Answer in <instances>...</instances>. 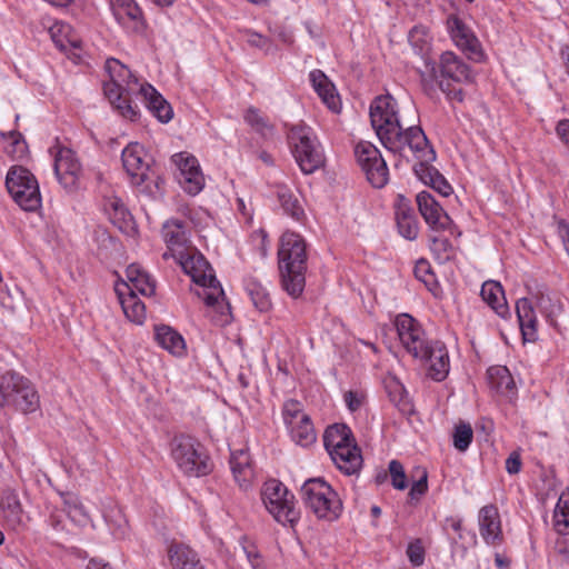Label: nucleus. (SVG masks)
Wrapping results in <instances>:
<instances>
[{"mask_svg":"<svg viewBox=\"0 0 569 569\" xmlns=\"http://www.w3.org/2000/svg\"><path fill=\"white\" fill-rule=\"evenodd\" d=\"M553 528L560 535L569 533V490L563 491L553 511Z\"/></svg>","mask_w":569,"mask_h":569,"instance_id":"nucleus-40","label":"nucleus"},{"mask_svg":"<svg viewBox=\"0 0 569 569\" xmlns=\"http://www.w3.org/2000/svg\"><path fill=\"white\" fill-rule=\"evenodd\" d=\"M122 163L134 184L142 183L149 170L143 147L137 142L128 144L122 151Z\"/></svg>","mask_w":569,"mask_h":569,"instance_id":"nucleus-19","label":"nucleus"},{"mask_svg":"<svg viewBox=\"0 0 569 569\" xmlns=\"http://www.w3.org/2000/svg\"><path fill=\"white\" fill-rule=\"evenodd\" d=\"M343 398H345V402H346L348 409L352 412L357 411L362 405L361 397H359L353 391H347L345 393Z\"/></svg>","mask_w":569,"mask_h":569,"instance_id":"nucleus-60","label":"nucleus"},{"mask_svg":"<svg viewBox=\"0 0 569 569\" xmlns=\"http://www.w3.org/2000/svg\"><path fill=\"white\" fill-rule=\"evenodd\" d=\"M0 397L4 403L13 405L26 413L39 408V396L32 382L13 370L0 375Z\"/></svg>","mask_w":569,"mask_h":569,"instance_id":"nucleus-6","label":"nucleus"},{"mask_svg":"<svg viewBox=\"0 0 569 569\" xmlns=\"http://www.w3.org/2000/svg\"><path fill=\"white\" fill-rule=\"evenodd\" d=\"M446 525L448 528H451L453 531L460 533L462 529V520L458 517H449L446 519ZM459 538H461V535H459Z\"/></svg>","mask_w":569,"mask_h":569,"instance_id":"nucleus-62","label":"nucleus"},{"mask_svg":"<svg viewBox=\"0 0 569 569\" xmlns=\"http://www.w3.org/2000/svg\"><path fill=\"white\" fill-rule=\"evenodd\" d=\"M412 156L418 160V163L415 164L413 170L416 176L428 186H431L433 182V173H439L433 167L429 166V162L435 160V151L431 149V157L428 158L425 152L418 151L413 148H407Z\"/></svg>","mask_w":569,"mask_h":569,"instance_id":"nucleus-39","label":"nucleus"},{"mask_svg":"<svg viewBox=\"0 0 569 569\" xmlns=\"http://www.w3.org/2000/svg\"><path fill=\"white\" fill-rule=\"evenodd\" d=\"M103 210L108 214L110 221L119 229H123L129 226L131 214L120 198L116 196L107 197L103 202Z\"/></svg>","mask_w":569,"mask_h":569,"instance_id":"nucleus-36","label":"nucleus"},{"mask_svg":"<svg viewBox=\"0 0 569 569\" xmlns=\"http://www.w3.org/2000/svg\"><path fill=\"white\" fill-rule=\"evenodd\" d=\"M417 203L421 216L433 231L449 230L451 234L453 233L451 218L429 192H419Z\"/></svg>","mask_w":569,"mask_h":569,"instance_id":"nucleus-14","label":"nucleus"},{"mask_svg":"<svg viewBox=\"0 0 569 569\" xmlns=\"http://www.w3.org/2000/svg\"><path fill=\"white\" fill-rule=\"evenodd\" d=\"M87 569H113L109 563L92 559L89 561Z\"/></svg>","mask_w":569,"mask_h":569,"instance_id":"nucleus-64","label":"nucleus"},{"mask_svg":"<svg viewBox=\"0 0 569 569\" xmlns=\"http://www.w3.org/2000/svg\"><path fill=\"white\" fill-rule=\"evenodd\" d=\"M49 32L51 34L52 41L61 51H68L71 48L80 47L81 40L79 36L67 22H54L50 27Z\"/></svg>","mask_w":569,"mask_h":569,"instance_id":"nucleus-31","label":"nucleus"},{"mask_svg":"<svg viewBox=\"0 0 569 569\" xmlns=\"http://www.w3.org/2000/svg\"><path fill=\"white\" fill-rule=\"evenodd\" d=\"M482 300L500 317L505 318L509 313V308L505 297L502 286L493 280L486 281L481 287Z\"/></svg>","mask_w":569,"mask_h":569,"instance_id":"nucleus-28","label":"nucleus"},{"mask_svg":"<svg viewBox=\"0 0 569 569\" xmlns=\"http://www.w3.org/2000/svg\"><path fill=\"white\" fill-rule=\"evenodd\" d=\"M288 141L303 173H312L322 164V152L310 127L303 123L292 126L288 133Z\"/></svg>","mask_w":569,"mask_h":569,"instance_id":"nucleus-5","label":"nucleus"},{"mask_svg":"<svg viewBox=\"0 0 569 569\" xmlns=\"http://www.w3.org/2000/svg\"><path fill=\"white\" fill-rule=\"evenodd\" d=\"M306 507L319 519L333 521L342 511V503L332 487L320 478L307 480L301 487Z\"/></svg>","mask_w":569,"mask_h":569,"instance_id":"nucleus-4","label":"nucleus"},{"mask_svg":"<svg viewBox=\"0 0 569 569\" xmlns=\"http://www.w3.org/2000/svg\"><path fill=\"white\" fill-rule=\"evenodd\" d=\"M312 86L323 103L333 112L340 110V99L336 92L335 86L329 81L327 76L320 71L315 70L310 73Z\"/></svg>","mask_w":569,"mask_h":569,"instance_id":"nucleus-27","label":"nucleus"},{"mask_svg":"<svg viewBox=\"0 0 569 569\" xmlns=\"http://www.w3.org/2000/svg\"><path fill=\"white\" fill-rule=\"evenodd\" d=\"M423 361L428 375L436 381H442L449 373L450 361L446 346L440 341H431L427 346L426 356H418Z\"/></svg>","mask_w":569,"mask_h":569,"instance_id":"nucleus-16","label":"nucleus"},{"mask_svg":"<svg viewBox=\"0 0 569 569\" xmlns=\"http://www.w3.org/2000/svg\"><path fill=\"white\" fill-rule=\"evenodd\" d=\"M230 468L240 488L247 489L252 483L254 471L247 450L240 449L231 452Z\"/></svg>","mask_w":569,"mask_h":569,"instance_id":"nucleus-24","label":"nucleus"},{"mask_svg":"<svg viewBox=\"0 0 569 569\" xmlns=\"http://www.w3.org/2000/svg\"><path fill=\"white\" fill-rule=\"evenodd\" d=\"M506 470L510 475H517L521 470V458L517 451L511 452L507 458Z\"/></svg>","mask_w":569,"mask_h":569,"instance_id":"nucleus-59","label":"nucleus"},{"mask_svg":"<svg viewBox=\"0 0 569 569\" xmlns=\"http://www.w3.org/2000/svg\"><path fill=\"white\" fill-rule=\"evenodd\" d=\"M430 249L435 254V258L440 262L445 263L455 257V247L450 240L443 236H431Z\"/></svg>","mask_w":569,"mask_h":569,"instance_id":"nucleus-45","label":"nucleus"},{"mask_svg":"<svg viewBox=\"0 0 569 569\" xmlns=\"http://www.w3.org/2000/svg\"><path fill=\"white\" fill-rule=\"evenodd\" d=\"M418 479L412 483L409 496L412 500H419L428 490V472L423 468H417Z\"/></svg>","mask_w":569,"mask_h":569,"instance_id":"nucleus-54","label":"nucleus"},{"mask_svg":"<svg viewBox=\"0 0 569 569\" xmlns=\"http://www.w3.org/2000/svg\"><path fill=\"white\" fill-rule=\"evenodd\" d=\"M246 122L258 133L269 137L273 133V126L256 108H249L244 114Z\"/></svg>","mask_w":569,"mask_h":569,"instance_id":"nucleus-46","label":"nucleus"},{"mask_svg":"<svg viewBox=\"0 0 569 569\" xmlns=\"http://www.w3.org/2000/svg\"><path fill=\"white\" fill-rule=\"evenodd\" d=\"M395 326L398 338L408 353L413 358L426 356L427 346L431 342L427 339L421 325L408 313H401L396 318Z\"/></svg>","mask_w":569,"mask_h":569,"instance_id":"nucleus-11","label":"nucleus"},{"mask_svg":"<svg viewBox=\"0 0 569 569\" xmlns=\"http://www.w3.org/2000/svg\"><path fill=\"white\" fill-rule=\"evenodd\" d=\"M176 260L192 281L200 286L197 296L204 301L208 308L219 313V321L228 322L229 305L226 302L224 292L204 257L191 248Z\"/></svg>","mask_w":569,"mask_h":569,"instance_id":"nucleus-3","label":"nucleus"},{"mask_svg":"<svg viewBox=\"0 0 569 569\" xmlns=\"http://www.w3.org/2000/svg\"><path fill=\"white\" fill-rule=\"evenodd\" d=\"M478 521L480 535L487 543L495 545L500 540V518L498 509L493 505H488L480 509Z\"/></svg>","mask_w":569,"mask_h":569,"instance_id":"nucleus-23","label":"nucleus"},{"mask_svg":"<svg viewBox=\"0 0 569 569\" xmlns=\"http://www.w3.org/2000/svg\"><path fill=\"white\" fill-rule=\"evenodd\" d=\"M452 438L455 448L459 451H466L473 438L471 426L463 422L457 425Z\"/></svg>","mask_w":569,"mask_h":569,"instance_id":"nucleus-48","label":"nucleus"},{"mask_svg":"<svg viewBox=\"0 0 569 569\" xmlns=\"http://www.w3.org/2000/svg\"><path fill=\"white\" fill-rule=\"evenodd\" d=\"M370 121L380 142L389 151L402 153L406 148H413L431 157V147L417 126L418 111L410 99L398 101L389 93L375 98L370 104Z\"/></svg>","mask_w":569,"mask_h":569,"instance_id":"nucleus-1","label":"nucleus"},{"mask_svg":"<svg viewBox=\"0 0 569 569\" xmlns=\"http://www.w3.org/2000/svg\"><path fill=\"white\" fill-rule=\"evenodd\" d=\"M147 108L162 123L169 122L173 117L170 103L149 83L139 87Z\"/></svg>","mask_w":569,"mask_h":569,"instance_id":"nucleus-22","label":"nucleus"},{"mask_svg":"<svg viewBox=\"0 0 569 569\" xmlns=\"http://www.w3.org/2000/svg\"><path fill=\"white\" fill-rule=\"evenodd\" d=\"M413 272L416 278L423 282L429 290H433V287L437 284V280L431 266L427 260H419L415 266Z\"/></svg>","mask_w":569,"mask_h":569,"instance_id":"nucleus-51","label":"nucleus"},{"mask_svg":"<svg viewBox=\"0 0 569 569\" xmlns=\"http://www.w3.org/2000/svg\"><path fill=\"white\" fill-rule=\"evenodd\" d=\"M6 187L14 202L24 211H36L41 206L39 184L34 176L23 167H12L6 178Z\"/></svg>","mask_w":569,"mask_h":569,"instance_id":"nucleus-9","label":"nucleus"},{"mask_svg":"<svg viewBox=\"0 0 569 569\" xmlns=\"http://www.w3.org/2000/svg\"><path fill=\"white\" fill-rule=\"evenodd\" d=\"M282 413L287 427H290L308 416L303 412L302 405L297 400H288L283 406Z\"/></svg>","mask_w":569,"mask_h":569,"instance_id":"nucleus-52","label":"nucleus"},{"mask_svg":"<svg viewBox=\"0 0 569 569\" xmlns=\"http://www.w3.org/2000/svg\"><path fill=\"white\" fill-rule=\"evenodd\" d=\"M104 94L112 103V106L120 112L123 118L130 121H136L139 116L137 106L131 103L129 93L133 92V89H129L124 86H118L117 83L109 81L103 86Z\"/></svg>","mask_w":569,"mask_h":569,"instance_id":"nucleus-20","label":"nucleus"},{"mask_svg":"<svg viewBox=\"0 0 569 569\" xmlns=\"http://www.w3.org/2000/svg\"><path fill=\"white\" fill-rule=\"evenodd\" d=\"M426 31L422 27H415L409 33V40L413 46H418V42L420 40V36H425Z\"/></svg>","mask_w":569,"mask_h":569,"instance_id":"nucleus-63","label":"nucleus"},{"mask_svg":"<svg viewBox=\"0 0 569 569\" xmlns=\"http://www.w3.org/2000/svg\"><path fill=\"white\" fill-rule=\"evenodd\" d=\"M556 131L561 141L569 147V120L559 121Z\"/></svg>","mask_w":569,"mask_h":569,"instance_id":"nucleus-61","label":"nucleus"},{"mask_svg":"<svg viewBox=\"0 0 569 569\" xmlns=\"http://www.w3.org/2000/svg\"><path fill=\"white\" fill-rule=\"evenodd\" d=\"M54 172L66 189L72 190L77 187L82 174V167L71 149L59 148L54 157Z\"/></svg>","mask_w":569,"mask_h":569,"instance_id":"nucleus-13","label":"nucleus"},{"mask_svg":"<svg viewBox=\"0 0 569 569\" xmlns=\"http://www.w3.org/2000/svg\"><path fill=\"white\" fill-rule=\"evenodd\" d=\"M487 377L489 386L501 395L509 396L516 388L513 378L506 367H490Z\"/></svg>","mask_w":569,"mask_h":569,"instance_id":"nucleus-34","label":"nucleus"},{"mask_svg":"<svg viewBox=\"0 0 569 569\" xmlns=\"http://www.w3.org/2000/svg\"><path fill=\"white\" fill-rule=\"evenodd\" d=\"M537 317L519 323L525 341L533 342L538 338Z\"/></svg>","mask_w":569,"mask_h":569,"instance_id":"nucleus-57","label":"nucleus"},{"mask_svg":"<svg viewBox=\"0 0 569 569\" xmlns=\"http://www.w3.org/2000/svg\"><path fill=\"white\" fill-rule=\"evenodd\" d=\"M355 156L368 181L375 188H382L388 182V167L376 146L361 141L355 147Z\"/></svg>","mask_w":569,"mask_h":569,"instance_id":"nucleus-10","label":"nucleus"},{"mask_svg":"<svg viewBox=\"0 0 569 569\" xmlns=\"http://www.w3.org/2000/svg\"><path fill=\"white\" fill-rule=\"evenodd\" d=\"M168 558L172 569H204L198 553L183 543H172Z\"/></svg>","mask_w":569,"mask_h":569,"instance_id":"nucleus-25","label":"nucleus"},{"mask_svg":"<svg viewBox=\"0 0 569 569\" xmlns=\"http://www.w3.org/2000/svg\"><path fill=\"white\" fill-rule=\"evenodd\" d=\"M127 281L117 283L126 293L151 297L156 292L154 279L138 263H131L126 270Z\"/></svg>","mask_w":569,"mask_h":569,"instance_id":"nucleus-18","label":"nucleus"},{"mask_svg":"<svg viewBox=\"0 0 569 569\" xmlns=\"http://www.w3.org/2000/svg\"><path fill=\"white\" fill-rule=\"evenodd\" d=\"M439 69L441 77L455 82L463 83L473 80L469 66L451 51H446L440 56Z\"/></svg>","mask_w":569,"mask_h":569,"instance_id":"nucleus-21","label":"nucleus"},{"mask_svg":"<svg viewBox=\"0 0 569 569\" xmlns=\"http://www.w3.org/2000/svg\"><path fill=\"white\" fill-rule=\"evenodd\" d=\"M353 442L355 439L351 430L346 425L336 423L329 426L323 435V443L330 456Z\"/></svg>","mask_w":569,"mask_h":569,"instance_id":"nucleus-29","label":"nucleus"},{"mask_svg":"<svg viewBox=\"0 0 569 569\" xmlns=\"http://www.w3.org/2000/svg\"><path fill=\"white\" fill-rule=\"evenodd\" d=\"M116 292L126 317L133 323L142 325L146 320V307L137 295L126 293L121 287H116Z\"/></svg>","mask_w":569,"mask_h":569,"instance_id":"nucleus-33","label":"nucleus"},{"mask_svg":"<svg viewBox=\"0 0 569 569\" xmlns=\"http://www.w3.org/2000/svg\"><path fill=\"white\" fill-rule=\"evenodd\" d=\"M330 457L336 467L348 476L358 473L362 467L361 451L356 442L347 445Z\"/></svg>","mask_w":569,"mask_h":569,"instance_id":"nucleus-26","label":"nucleus"},{"mask_svg":"<svg viewBox=\"0 0 569 569\" xmlns=\"http://www.w3.org/2000/svg\"><path fill=\"white\" fill-rule=\"evenodd\" d=\"M389 472L391 477L392 486L398 490H403L407 488V477L405 473L403 466L397 461L392 460L389 463Z\"/></svg>","mask_w":569,"mask_h":569,"instance_id":"nucleus-55","label":"nucleus"},{"mask_svg":"<svg viewBox=\"0 0 569 569\" xmlns=\"http://www.w3.org/2000/svg\"><path fill=\"white\" fill-rule=\"evenodd\" d=\"M406 555L410 563L415 567H420L425 562L426 549L421 539H415L407 546Z\"/></svg>","mask_w":569,"mask_h":569,"instance_id":"nucleus-53","label":"nucleus"},{"mask_svg":"<svg viewBox=\"0 0 569 569\" xmlns=\"http://www.w3.org/2000/svg\"><path fill=\"white\" fill-rule=\"evenodd\" d=\"M516 313L519 323L536 317L535 309L527 298H521L516 303Z\"/></svg>","mask_w":569,"mask_h":569,"instance_id":"nucleus-56","label":"nucleus"},{"mask_svg":"<svg viewBox=\"0 0 569 569\" xmlns=\"http://www.w3.org/2000/svg\"><path fill=\"white\" fill-rule=\"evenodd\" d=\"M2 509L7 522L13 528L23 525L24 513L21 503L16 495H7L2 500Z\"/></svg>","mask_w":569,"mask_h":569,"instance_id":"nucleus-41","label":"nucleus"},{"mask_svg":"<svg viewBox=\"0 0 569 569\" xmlns=\"http://www.w3.org/2000/svg\"><path fill=\"white\" fill-rule=\"evenodd\" d=\"M62 500L64 510L72 521L78 523H84L88 521V513L77 495L71 492L62 493Z\"/></svg>","mask_w":569,"mask_h":569,"instance_id":"nucleus-43","label":"nucleus"},{"mask_svg":"<svg viewBox=\"0 0 569 569\" xmlns=\"http://www.w3.org/2000/svg\"><path fill=\"white\" fill-rule=\"evenodd\" d=\"M177 167V180L189 194H198L204 187V176L197 158L188 152H179L171 157Z\"/></svg>","mask_w":569,"mask_h":569,"instance_id":"nucleus-12","label":"nucleus"},{"mask_svg":"<svg viewBox=\"0 0 569 569\" xmlns=\"http://www.w3.org/2000/svg\"><path fill=\"white\" fill-rule=\"evenodd\" d=\"M277 197L283 211L296 220H301L305 217V210L301 201L297 194L292 192L287 186H277Z\"/></svg>","mask_w":569,"mask_h":569,"instance_id":"nucleus-37","label":"nucleus"},{"mask_svg":"<svg viewBox=\"0 0 569 569\" xmlns=\"http://www.w3.org/2000/svg\"><path fill=\"white\" fill-rule=\"evenodd\" d=\"M113 12L120 22H132L137 31L143 29L142 12L134 0H114Z\"/></svg>","mask_w":569,"mask_h":569,"instance_id":"nucleus-32","label":"nucleus"},{"mask_svg":"<svg viewBox=\"0 0 569 569\" xmlns=\"http://www.w3.org/2000/svg\"><path fill=\"white\" fill-rule=\"evenodd\" d=\"M307 244L305 239L292 231H286L278 249V267L282 289L297 299L303 292L307 272Z\"/></svg>","mask_w":569,"mask_h":569,"instance_id":"nucleus-2","label":"nucleus"},{"mask_svg":"<svg viewBox=\"0 0 569 569\" xmlns=\"http://www.w3.org/2000/svg\"><path fill=\"white\" fill-rule=\"evenodd\" d=\"M2 138L6 141V152L13 159H22L27 154L28 146L20 132L2 133Z\"/></svg>","mask_w":569,"mask_h":569,"instance_id":"nucleus-44","label":"nucleus"},{"mask_svg":"<svg viewBox=\"0 0 569 569\" xmlns=\"http://www.w3.org/2000/svg\"><path fill=\"white\" fill-rule=\"evenodd\" d=\"M261 499L276 521L293 527L299 520L295 496L279 480L270 479L263 483Z\"/></svg>","mask_w":569,"mask_h":569,"instance_id":"nucleus-8","label":"nucleus"},{"mask_svg":"<svg viewBox=\"0 0 569 569\" xmlns=\"http://www.w3.org/2000/svg\"><path fill=\"white\" fill-rule=\"evenodd\" d=\"M154 337L159 346L174 356H182L186 351V342L182 336L171 327L156 326Z\"/></svg>","mask_w":569,"mask_h":569,"instance_id":"nucleus-30","label":"nucleus"},{"mask_svg":"<svg viewBox=\"0 0 569 569\" xmlns=\"http://www.w3.org/2000/svg\"><path fill=\"white\" fill-rule=\"evenodd\" d=\"M292 440L302 447L312 445L316 439V430L309 416L288 427Z\"/></svg>","mask_w":569,"mask_h":569,"instance_id":"nucleus-38","label":"nucleus"},{"mask_svg":"<svg viewBox=\"0 0 569 569\" xmlns=\"http://www.w3.org/2000/svg\"><path fill=\"white\" fill-rule=\"evenodd\" d=\"M171 457L178 468L188 476L200 477L211 470L209 457L203 447L192 437H174L171 442Z\"/></svg>","mask_w":569,"mask_h":569,"instance_id":"nucleus-7","label":"nucleus"},{"mask_svg":"<svg viewBox=\"0 0 569 569\" xmlns=\"http://www.w3.org/2000/svg\"><path fill=\"white\" fill-rule=\"evenodd\" d=\"M430 187L443 197H448L452 192L451 186L440 173H433V182Z\"/></svg>","mask_w":569,"mask_h":569,"instance_id":"nucleus-58","label":"nucleus"},{"mask_svg":"<svg viewBox=\"0 0 569 569\" xmlns=\"http://www.w3.org/2000/svg\"><path fill=\"white\" fill-rule=\"evenodd\" d=\"M388 392L391 401L402 411L410 412L411 406L408 400V395L403 389L402 385L398 381H393L390 386H388Z\"/></svg>","mask_w":569,"mask_h":569,"instance_id":"nucleus-50","label":"nucleus"},{"mask_svg":"<svg viewBox=\"0 0 569 569\" xmlns=\"http://www.w3.org/2000/svg\"><path fill=\"white\" fill-rule=\"evenodd\" d=\"M399 232L408 240H413L418 236V222L413 214L402 211L397 216Z\"/></svg>","mask_w":569,"mask_h":569,"instance_id":"nucleus-47","label":"nucleus"},{"mask_svg":"<svg viewBox=\"0 0 569 569\" xmlns=\"http://www.w3.org/2000/svg\"><path fill=\"white\" fill-rule=\"evenodd\" d=\"M450 36L456 46L461 49L469 59L480 61L483 57L481 44L472 31L457 16L448 18Z\"/></svg>","mask_w":569,"mask_h":569,"instance_id":"nucleus-15","label":"nucleus"},{"mask_svg":"<svg viewBox=\"0 0 569 569\" xmlns=\"http://www.w3.org/2000/svg\"><path fill=\"white\" fill-rule=\"evenodd\" d=\"M242 553L251 566V569H266L262 556L257 546L243 537L240 541Z\"/></svg>","mask_w":569,"mask_h":569,"instance_id":"nucleus-49","label":"nucleus"},{"mask_svg":"<svg viewBox=\"0 0 569 569\" xmlns=\"http://www.w3.org/2000/svg\"><path fill=\"white\" fill-rule=\"evenodd\" d=\"M247 291L254 305V307L266 312L271 308V299L267 288L259 281L251 279L247 282Z\"/></svg>","mask_w":569,"mask_h":569,"instance_id":"nucleus-42","label":"nucleus"},{"mask_svg":"<svg viewBox=\"0 0 569 569\" xmlns=\"http://www.w3.org/2000/svg\"><path fill=\"white\" fill-rule=\"evenodd\" d=\"M106 71L110 77V81L118 86H124L133 90L138 87V79L132 74L131 70L114 58L107 60Z\"/></svg>","mask_w":569,"mask_h":569,"instance_id":"nucleus-35","label":"nucleus"},{"mask_svg":"<svg viewBox=\"0 0 569 569\" xmlns=\"http://www.w3.org/2000/svg\"><path fill=\"white\" fill-rule=\"evenodd\" d=\"M162 238L168 248L162 254L166 260L170 257L177 259L192 248L188 246L186 226L180 220H168L162 227Z\"/></svg>","mask_w":569,"mask_h":569,"instance_id":"nucleus-17","label":"nucleus"}]
</instances>
